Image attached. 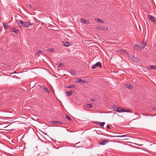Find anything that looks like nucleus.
Returning <instances> with one entry per match:
<instances>
[{
	"mask_svg": "<svg viewBox=\"0 0 156 156\" xmlns=\"http://www.w3.org/2000/svg\"><path fill=\"white\" fill-rule=\"evenodd\" d=\"M16 23L18 24L20 27H27L29 25H34V23H31L30 22H27L25 21H23L21 20H16Z\"/></svg>",
	"mask_w": 156,
	"mask_h": 156,
	"instance_id": "obj_1",
	"label": "nucleus"
},
{
	"mask_svg": "<svg viewBox=\"0 0 156 156\" xmlns=\"http://www.w3.org/2000/svg\"><path fill=\"white\" fill-rule=\"evenodd\" d=\"M112 108L114 111L119 112H131V111L130 109L125 110L122 108H121V110H119V109L120 108H118L116 106H113L112 107Z\"/></svg>",
	"mask_w": 156,
	"mask_h": 156,
	"instance_id": "obj_2",
	"label": "nucleus"
},
{
	"mask_svg": "<svg viewBox=\"0 0 156 156\" xmlns=\"http://www.w3.org/2000/svg\"><path fill=\"white\" fill-rule=\"evenodd\" d=\"M123 52L126 53L127 55H129L131 60L136 62H137L139 61V60L137 58L133 56L129 55V54L126 51H123Z\"/></svg>",
	"mask_w": 156,
	"mask_h": 156,
	"instance_id": "obj_3",
	"label": "nucleus"
},
{
	"mask_svg": "<svg viewBox=\"0 0 156 156\" xmlns=\"http://www.w3.org/2000/svg\"><path fill=\"white\" fill-rule=\"evenodd\" d=\"M147 18L151 21L154 22L155 24H156V18L151 15H148L147 16Z\"/></svg>",
	"mask_w": 156,
	"mask_h": 156,
	"instance_id": "obj_4",
	"label": "nucleus"
},
{
	"mask_svg": "<svg viewBox=\"0 0 156 156\" xmlns=\"http://www.w3.org/2000/svg\"><path fill=\"white\" fill-rule=\"evenodd\" d=\"M97 28L98 30H108V28H107L106 27H103L101 26H97Z\"/></svg>",
	"mask_w": 156,
	"mask_h": 156,
	"instance_id": "obj_5",
	"label": "nucleus"
},
{
	"mask_svg": "<svg viewBox=\"0 0 156 156\" xmlns=\"http://www.w3.org/2000/svg\"><path fill=\"white\" fill-rule=\"evenodd\" d=\"M99 143L101 145H105L107 143H108V141L107 140H101L99 141Z\"/></svg>",
	"mask_w": 156,
	"mask_h": 156,
	"instance_id": "obj_6",
	"label": "nucleus"
},
{
	"mask_svg": "<svg viewBox=\"0 0 156 156\" xmlns=\"http://www.w3.org/2000/svg\"><path fill=\"white\" fill-rule=\"evenodd\" d=\"M52 122L53 123V124H63V123L62 122L57 121H52Z\"/></svg>",
	"mask_w": 156,
	"mask_h": 156,
	"instance_id": "obj_7",
	"label": "nucleus"
},
{
	"mask_svg": "<svg viewBox=\"0 0 156 156\" xmlns=\"http://www.w3.org/2000/svg\"><path fill=\"white\" fill-rule=\"evenodd\" d=\"M12 32H13L16 34L18 33V30L16 29V28H13L12 29Z\"/></svg>",
	"mask_w": 156,
	"mask_h": 156,
	"instance_id": "obj_8",
	"label": "nucleus"
},
{
	"mask_svg": "<svg viewBox=\"0 0 156 156\" xmlns=\"http://www.w3.org/2000/svg\"><path fill=\"white\" fill-rule=\"evenodd\" d=\"M43 89L48 93H49V92L48 87L46 86H44V87H43Z\"/></svg>",
	"mask_w": 156,
	"mask_h": 156,
	"instance_id": "obj_9",
	"label": "nucleus"
},
{
	"mask_svg": "<svg viewBox=\"0 0 156 156\" xmlns=\"http://www.w3.org/2000/svg\"><path fill=\"white\" fill-rule=\"evenodd\" d=\"M3 26L4 28L5 29H6L8 28L9 27V25L8 24H7L5 23H3Z\"/></svg>",
	"mask_w": 156,
	"mask_h": 156,
	"instance_id": "obj_10",
	"label": "nucleus"
},
{
	"mask_svg": "<svg viewBox=\"0 0 156 156\" xmlns=\"http://www.w3.org/2000/svg\"><path fill=\"white\" fill-rule=\"evenodd\" d=\"M66 94H67V96H70L72 94V91H66Z\"/></svg>",
	"mask_w": 156,
	"mask_h": 156,
	"instance_id": "obj_11",
	"label": "nucleus"
},
{
	"mask_svg": "<svg viewBox=\"0 0 156 156\" xmlns=\"http://www.w3.org/2000/svg\"><path fill=\"white\" fill-rule=\"evenodd\" d=\"M96 65L97 66V67L98 66L100 67H102L101 63L99 62H97L96 63Z\"/></svg>",
	"mask_w": 156,
	"mask_h": 156,
	"instance_id": "obj_12",
	"label": "nucleus"
},
{
	"mask_svg": "<svg viewBox=\"0 0 156 156\" xmlns=\"http://www.w3.org/2000/svg\"><path fill=\"white\" fill-rule=\"evenodd\" d=\"M126 86V87L128 88L129 89H131L132 87V86L129 83L127 84Z\"/></svg>",
	"mask_w": 156,
	"mask_h": 156,
	"instance_id": "obj_13",
	"label": "nucleus"
},
{
	"mask_svg": "<svg viewBox=\"0 0 156 156\" xmlns=\"http://www.w3.org/2000/svg\"><path fill=\"white\" fill-rule=\"evenodd\" d=\"M95 123H98L99 124H100V125L101 126H102L103 127L105 123V122H96Z\"/></svg>",
	"mask_w": 156,
	"mask_h": 156,
	"instance_id": "obj_14",
	"label": "nucleus"
},
{
	"mask_svg": "<svg viewBox=\"0 0 156 156\" xmlns=\"http://www.w3.org/2000/svg\"><path fill=\"white\" fill-rule=\"evenodd\" d=\"M75 85H71L70 86H66V87L67 88H73L74 87H75Z\"/></svg>",
	"mask_w": 156,
	"mask_h": 156,
	"instance_id": "obj_15",
	"label": "nucleus"
},
{
	"mask_svg": "<svg viewBox=\"0 0 156 156\" xmlns=\"http://www.w3.org/2000/svg\"><path fill=\"white\" fill-rule=\"evenodd\" d=\"M57 65L58 66V67H60L62 66L63 65V64L62 63L58 62L57 63Z\"/></svg>",
	"mask_w": 156,
	"mask_h": 156,
	"instance_id": "obj_16",
	"label": "nucleus"
},
{
	"mask_svg": "<svg viewBox=\"0 0 156 156\" xmlns=\"http://www.w3.org/2000/svg\"><path fill=\"white\" fill-rule=\"evenodd\" d=\"M140 48V47L139 45H138L136 44L134 46V48H135V49H137L139 48Z\"/></svg>",
	"mask_w": 156,
	"mask_h": 156,
	"instance_id": "obj_17",
	"label": "nucleus"
},
{
	"mask_svg": "<svg viewBox=\"0 0 156 156\" xmlns=\"http://www.w3.org/2000/svg\"><path fill=\"white\" fill-rule=\"evenodd\" d=\"M70 73L73 75H75V73L74 70L73 69H71L70 70Z\"/></svg>",
	"mask_w": 156,
	"mask_h": 156,
	"instance_id": "obj_18",
	"label": "nucleus"
},
{
	"mask_svg": "<svg viewBox=\"0 0 156 156\" xmlns=\"http://www.w3.org/2000/svg\"><path fill=\"white\" fill-rule=\"evenodd\" d=\"M80 22L82 23H86V21L84 19H80Z\"/></svg>",
	"mask_w": 156,
	"mask_h": 156,
	"instance_id": "obj_19",
	"label": "nucleus"
},
{
	"mask_svg": "<svg viewBox=\"0 0 156 156\" xmlns=\"http://www.w3.org/2000/svg\"><path fill=\"white\" fill-rule=\"evenodd\" d=\"M47 51L49 52H52L54 51V50L53 48H51L50 49H47Z\"/></svg>",
	"mask_w": 156,
	"mask_h": 156,
	"instance_id": "obj_20",
	"label": "nucleus"
},
{
	"mask_svg": "<svg viewBox=\"0 0 156 156\" xmlns=\"http://www.w3.org/2000/svg\"><path fill=\"white\" fill-rule=\"evenodd\" d=\"M66 118L68 120H71V119L70 118V117L68 115H66Z\"/></svg>",
	"mask_w": 156,
	"mask_h": 156,
	"instance_id": "obj_21",
	"label": "nucleus"
},
{
	"mask_svg": "<svg viewBox=\"0 0 156 156\" xmlns=\"http://www.w3.org/2000/svg\"><path fill=\"white\" fill-rule=\"evenodd\" d=\"M81 81H82V80L80 78H77L76 79V82L77 83H80Z\"/></svg>",
	"mask_w": 156,
	"mask_h": 156,
	"instance_id": "obj_22",
	"label": "nucleus"
},
{
	"mask_svg": "<svg viewBox=\"0 0 156 156\" xmlns=\"http://www.w3.org/2000/svg\"><path fill=\"white\" fill-rule=\"evenodd\" d=\"M150 67L151 69H156V67H154L153 66H151Z\"/></svg>",
	"mask_w": 156,
	"mask_h": 156,
	"instance_id": "obj_23",
	"label": "nucleus"
},
{
	"mask_svg": "<svg viewBox=\"0 0 156 156\" xmlns=\"http://www.w3.org/2000/svg\"><path fill=\"white\" fill-rule=\"evenodd\" d=\"M86 106L87 108H91L92 107V106L90 104H87Z\"/></svg>",
	"mask_w": 156,
	"mask_h": 156,
	"instance_id": "obj_24",
	"label": "nucleus"
},
{
	"mask_svg": "<svg viewBox=\"0 0 156 156\" xmlns=\"http://www.w3.org/2000/svg\"><path fill=\"white\" fill-rule=\"evenodd\" d=\"M64 45L66 47H68L69 46V43L68 42H65L64 44Z\"/></svg>",
	"mask_w": 156,
	"mask_h": 156,
	"instance_id": "obj_25",
	"label": "nucleus"
},
{
	"mask_svg": "<svg viewBox=\"0 0 156 156\" xmlns=\"http://www.w3.org/2000/svg\"><path fill=\"white\" fill-rule=\"evenodd\" d=\"M97 68V66L96 65V64H94L93 66L92 67V69H94Z\"/></svg>",
	"mask_w": 156,
	"mask_h": 156,
	"instance_id": "obj_26",
	"label": "nucleus"
},
{
	"mask_svg": "<svg viewBox=\"0 0 156 156\" xmlns=\"http://www.w3.org/2000/svg\"><path fill=\"white\" fill-rule=\"evenodd\" d=\"M27 6L28 8H31V5L29 4H27Z\"/></svg>",
	"mask_w": 156,
	"mask_h": 156,
	"instance_id": "obj_27",
	"label": "nucleus"
},
{
	"mask_svg": "<svg viewBox=\"0 0 156 156\" xmlns=\"http://www.w3.org/2000/svg\"><path fill=\"white\" fill-rule=\"evenodd\" d=\"M97 21L99 23H103V21H102L101 20L99 19H97Z\"/></svg>",
	"mask_w": 156,
	"mask_h": 156,
	"instance_id": "obj_28",
	"label": "nucleus"
},
{
	"mask_svg": "<svg viewBox=\"0 0 156 156\" xmlns=\"http://www.w3.org/2000/svg\"><path fill=\"white\" fill-rule=\"evenodd\" d=\"M42 52V51H41L39 50L37 52V54L40 53H41Z\"/></svg>",
	"mask_w": 156,
	"mask_h": 156,
	"instance_id": "obj_29",
	"label": "nucleus"
},
{
	"mask_svg": "<svg viewBox=\"0 0 156 156\" xmlns=\"http://www.w3.org/2000/svg\"><path fill=\"white\" fill-rule=\"evenodd\" d=\"M95 101V99L94 98L92 99L91 100V101L92 102H94V101Z\"/></svg>",
	"mask_w": 156,
	"mask_h": 156,
	"instance_id": "obj_30",
	"label": "nucleus"
},
{
	"mask_svg": "<svg viewBox=\"0 0 156 156\" xmlns=\"http://www.w3.org/2000/svg\"><path fill=\"white\" fill-rule=\"evenodd\" d=\"M39 86L41 88H42L43 89V87H44V86L43 85H40Z\"/></svg>",
	"mask_w": 156,
	"mask_h": 156,
	"instance_id": "obj_31",
	"label": "nucleus"
},
{
	"mask_svg": "<svg viewBox=\"0 0 156 156\" xmlns=\"http://www.w3.org/2000/svg\"><path fill=\"white\" fill-rule=\"evenodd\" d=\"M107 128H108V129H110V126H109V125H108L107 126Z\"/></svg>",
	"mask_w": 156,
	"mask_h": 156,
	"instance_id": "obj_32",
	"label": "nucleus"
},
{
	"mask_svg": "<svg viewBox=\"0 0 156 156\" xmlns=\"http://www.w3.org/2000/svg\"><path fill=\"white\" fill-rule=\"evenodd\" d=\"M126 136L125 135H122V136H119V137H124V136Z\"/></svg>",
	"mask_w": 156,
	"mask_h": 156,
	"instance_id": "obj_33",
	"label": "nucleus"
},
{
	"mask_svg": "<svg viewBox=\"0 0 156 156\" xmlns=\"http://www.w3.org/2000/svg\"><path fill=\"white\" fill-rule=\"evenodd\" d=\"M144 46H143V48H144L145 46L146 45V44H145L144 43Z\"/></svg>",
	"mask_w": 156,
	"mask_h": 156,
	"instance_id": "obj_34",
	"label": "nucleus"
},
{
	"mask_svg": "<svg viewBox=\"0 0 156 156\" xmlns=\"http://www.w3.org/2000/svg\"><path fill=\"white\" fill-rule=\"evenodd\" d=\"M86 23H87V24L89 23V21H87V22H86Z\"/></svg>",
	"mask_w": 156,
	"mask_h": 156,
	"instance_id": "obj_35",
	"label": "nucleus"
},
{
	"mask_svg": "<svg viewBox=\"0 0 156 156\" xmlns=\"http://www.w3.org/2000/svg\"><path fill=\"white\" fill-rule=\"evenodd\" d=\"M84 80H82V81H81V83H84Z\"/></svg>",
	"mask_w": 156,
	"mask_h": 156,
	"instance_id": "obj_36",
	"label": "nucleus"
},
{
	"mask_svg": "<svg viewBox=\"0 0 156 156\" xmlns=\"http://www.w3.org/2000/svg\"><path fill=\"white\" fill-rule=\"evenodd\" d=\"M119 110H121V108H120L119 109Z\"/></svg>",
	"mask_w": 156,
	"mask_h": 156,
	"instance_id": "obj_37",
	"label": "nucleus"
},
{
	"mask_svg": "<svg viewBox=\"0 0 156 156\" xmlns=\"http://www.w3.org/2000/svg\"><path fill=\"white\" fill-rule=\"evenodd\" d=\"M153 109L155 110V108H153Z\"/></svg>",
	"mask_w": 156,
	"mask_h": 156,
	"instance_id": "obj_38",
	"label": "nucleus"
},
{
	"mask_svg": "<svg viewBox=\"0 0 156 156\" xmlns=\"http://www.w3.org/2000/svg\"><path fill=\"white\" fill-rule=\"evenodd\" d=\"M153 109L155 110V108H153Z\"/></svg>",
	"mask_w": 156,
	"mask_h": 156,
	"instance_id": "obj_39",
	"label": "nucleus"
},
{
	"mask_svg": "<svg viewBox=\"0 0 156 156\" xmlns=\"http://www.w3.org/2000/svg\"><path fill=\"white\" fill-rule=\"evenodd\" d=\"M13 73V74H14V73Z\"/></svg>",
	"mask_w": 156,
	"mask_h": 156,
	"instance_id": "obj_40",
	"label": "nucleus"
}]
</instances>
